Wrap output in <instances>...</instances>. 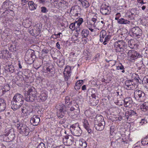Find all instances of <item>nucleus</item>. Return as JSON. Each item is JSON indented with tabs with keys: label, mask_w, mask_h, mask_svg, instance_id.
Returning <instances> with one entry per match:
<instances>
[{
	"label": "nucleus",
	"mask_w": 148,
	"mask_h": 148,
	"mask_svg": "<svg viewBox=\"0 0 148 148\" xmlns=\"http://www.w3.org/2000/svg\"><path fill=\"white\" fill-rule=\"evenodd\" d=\"M24 98L23 95L16 94L13 97L11 101V108L14 111L20 108L23 105Z\"/></svg>",
	"instance_id": "1"
},
{
	"label": "nucleus",
	"mask_w": 148,
	"mask_h": 148,
	"mask_svg": "<svg viewBox=\"0 0 148 148\" xmlns=\"http://www.w3.org/2000/svg\"><path fill=\"white\" fill-rule=\"evenodd\" d=\"M36 58L34 50L29 49L26 52L25 56V60L26 63L30 64L34 62Z\"/></svg>",
	"instance_id": "2"
},
{
	"label": "nucleus",
	"mask_w": 148,
	"mask_h": 148,
	"mask_svg": "<svg viewBox=\"0 0 148 148\" xmlns=\"http://www.w3.org/2000/svg\"><path fill=\"white\" fill-rule=\"evenodd\" d=\"M16 126L19 132L23 136H27L30 133V130L25 124L20 123H17Z\"/></svg>",
	"instance_id": "3"
},
{
	"label": "nucleus",
	"mask_w": 148,
	"mask_h": 148,
	"mask_svg": "<svg viewBox=\"0 0 148 148\" xmlns=\"http://www.w3.org/2000/svg\"><path fill=\"white\" fill-rule=\"evenodd\" d=\"M114 48L116 52H123L125 50L127 47L125 42L123 40H119L114 43Z\"/></svg>",
	"instance_id": "4"
},
{
	"label": "nucleus",
	"mask_w": 148,
	"mask_h": 148,
	"mask_svg": "<svg viewBox=\"0 0 148 148\" xmlns=\"http://www.w3.org/2000/svg\"><path fill=\"white\" fill-rule=\"evenodd\" d=\"M71 133L76 136H80L82 133V131L78 124L76 123L71 126L70 128Z\"/></svg>",
	"instance_id": "5"
},
{
	"label": "nucleus",
	"mask_w": 148,
	"mask_h": 148,
	"mask_svg": "<svg viewBox=\"0 0 148 148\" xmlns=\"http://www.w3.org/2000/svg\"><path fill=\"white\" fill-rule=\"evenodd\" d=\"M110 35H107V33L105 30H101L100 33V41L103 42L104 45L106 44V42L110 40Z\"/></svg>",
	"instance_id": "6"
},
{
	"label": "nucleus",
	"mask_w": 148,
	"mask_h": 148,
	"mask_svg": "<svg viewBox=\"0 0 148 148\" xmlns=\"http://www.w3.org/2000/svg\"><path fill=\"white\" fill-rule=\"evenodd\" d=\"M141 30L138 27L132 28L129 32L130 35L134 38H138L142 34Z\"/></svg>",
	"instance_id": "7"
},
{
	"label": "nucleus",
	"mask_w": 148,
	"mask_h": 148,
	"mask_svg": "<svg viewBox=\"0 0 148 148\" xmlns=\"http://www.w3.org/2000/svg\"><path fill=\"white\" fill-rule=\"evenodd\" d=\"M134 95L135 99L139 101H143L145 99V94L141 90H136L134 92Z\"/></svg>",
	"instance_id": "8"
},
{
	"label": "nucleus",
	"mask_w": 148,
	"mask_h": 148,
	"mask_svg": "<svg viewBox=\"0 0 148 148\" xmlns=\"http://www.w3.org/2000/svg\"><path fill=\"white\" fill-rule=\"evenodd\" d=\"M60 106L59 111L57 112V116L59 118H62L64 116L67 110L66 106L64 104H61Z\"/></svg>",
	"instance_id": "9"
},
{
	"label": "nucleus",
	"mask_w": 148,
	"mask_h": 148,
	"mask_svg": "<svg viewBox=\"0 0 148 148\" xmlns=\"http://www.w3.org/2000/svg\"><path fill=\"white\" fill-rule=\"evenodd\" d=\"M43 72L44 73H47L49 74V76H52L55 73V69L53 65H50L48 66L45 67L43 69Z\"/></svg>",
	"instance_id": "10"
},
{
	"label": "nucleus",
	"mask_w": 148,
	"mask_h": 148,
	"mask_svg": "<svg viewBox=\"0 0 148 148\" xmlns=\"http://www.w3.org/2000/svg\"><path fill=\"white\" fill-rule=\"evenodd\" d=\"M126 53H127L128 56H130L132 60H134L137 58H140L141 56V55L134 50H129Z\"/></svg>",
	"instance_id": "11"
},
{
	"label": "nucleus",
	"mask_w": 148,
	"mask_h": 148,
	"mask_svg": "<svg viewBox=\"0 0 148 148\" xmlns=\"http://www.w3.org/2000/svg\"><path fill=\"white\" fill-rule=\"evenodd\" d=\"M40 121L39 116L34 115L31 118L30 121L31 124L34 126H37Z\"/></svg>",
	"instance_id": "12"
},
{
	"label": "nucleus",
	"mask_w": 148,
	"mask_h": 148,
	"mask_svg": "<svg viewBox=\"0 0 148 148\" xmlns=\"http://www.w3.org/2000/svg\"><path fill=\"white\" fill-rule=\"evenodd\" d=\"M110 7L109 6H107L106 5L103 6L100 9V12L103 15H108L110 14L111 12Z\"/></svg>",
	"instance_id": "13"
},
{
	"label": "nucleus",
	"mask_w": 148,
	"mask_h": 148,
	"mask_svg": "<svg viewBox=\"0 0 148 148\" xmlns=\"http://www.w3.org/2000/svg\"><path fill=\"white\" fill-rule=\"evenodd\" d=\"M134 81L133 79H130L125 82V86H127L125 88L127 89L130 90L133 88V86L135 85Z\"/></svg>",
	"instance_id": "14"
},
{
	"label": "nucleus",
	"mask_w": 148,
	"mask_h": 148,
	"mask_svg": "<svg viewBox=\"0 0 148 148\" xmlns=\"http://www.w3.org/2000/svg\"><path fill=\"white\" fill-rule=\"evenodd\" d=\"M28 93H29V94L34 100L36 97L37 94V92L35 89L34 87H32L30 89H29Z\"/></svg>",
	"instance_id": "15"
},
{
	"label": "nucleus",
	"mask_w": 148,
	"mask_h": 148,
	"mask_svg": "<svg viewBox=\"0 0 148 148\" xmlns=\"http://www.w3.org/2000/svg\"><path fill=\"white\" fill-rule=\"evenodd\" d=\"M102 123L98 124V123L96 122L94 124V127L97 130L101 131L103 129L105 123V122H104L103 121Z\"/></svg>",
	"instance_id": "16"
},
{
	"label": "nucleus",
	"mask_w": 148,
	"mask_h": 148,
	"mask_svg": "<svg viewBox=\"0 0 148 148\" xmlns=\"http://www.w3.org/2000/svg\"><path fill=\"white\" fill-rule=\"evenodd\" d=\"M14 130L13 128H6L3 132V135L5 136H8L14 133Z\"/></svg>",
	"instance_id": "17"
},
{
	"label": "nucleus",
	"mask_w": 148,
	"mask_h": 148,
	"mask_svg": "<svg viewBox=\"0 0 148 148\" xmlns=\"http://www.w3.org/2000/svg\"><path fill=\"white\" fill-rule=\"evenodd\" d=\"M124 106L125 107H127L131 105L133 102V101L131 97H128L125 98L124 100Z\"/></svg>",
	"instance_id": "18"
},
{
	"label": "nucleus",
	"mask_w": 148,
	"mask_h": 148,
	"mask_svg": "<svg viewBox=\"0 0 148 148\" xmlns=\"http://www.w3.org/2000/svg\"><path fill=\"white\" fill-rule=\"evenodd\" d=\"M83 123L84 127L87 131L89 133H90L92 131L91 129L90 128L89 125L88 121L85 119H84Z\"/></svg>",
	"instance_id": "19"
},
{
	"label": "nucleus",
	"mask_w": 148,
	"mask_h": 148,
	"mask_svg": "<svg viewBox=\"0 0 148 148\" xmlns=\"http://www.w3.org/2000/svg\"><path fill=\"white\" fill-rule=\"evenodd\" d=\"M130 21L127 19L121 18L118 20V23L120 24L127 25L130 24Z\"/></svg>",
	"instance_id": "20"
},
{
	"label": "nucleus",
	"mask_w": 148,
	"mask_h": 148,
	"mask_svg": "<svg viewBox=\"0 0 148 148\" xmlns=\"http://www.w3.org/2000/svg\"><path fill=\"white\" fill-rule=\"evenodd\" d=\"M24 99L28 102H32L34 101V99L29 94V93L27 92L24 95Z\"/></svg>",
	"instance_id": "21"
},
{
	"label": "nucleus",
	"mask_w": 148,
	"mask_h": 148,
	"mask_svg": "<svg viewBox=\"0 0 148 148\" xmlns=\"http://www.w3.org/2000/svg\"><path fill=\"white\" fill-rule=\"evenodd\" d=\"M103 121L104 122H105L104 121V119L103 116H96L95 120L94 122V124H95V123H98V124L99 123H102V122Z\"/></svg>",
	"instance_id": "22"
},
{
	"label": "nucleus",
	"mask_w": 148,
	"mask_h": 148,
	"mask_svg": "<svg viewBox=\"0 0 148 148\" xmlns=\"http://www.w3.org/2000/svg\"><path fill=\"white\" fill-rule=\"evenodd\" d=\"M78 145L79 148H85L87 146V143L84 140H79Z\"/></svg>",
	"instance_id": "23"
},
{
	"label": "nucleus",
	"mask_w": 148,
	"mask_h": 148,
	"mask_svg": "<svg viewBox=\"0 0 148 148\" xmlns=\"http://www.w3.org/2000/svg\"><path fill=\"white\" fill-rule=\"evenodd\" d=\"M28 5L29 9L31 10H35L37 6V5L34 4V2L32 1H29L28 3Z\"/></svg>",
	"instance_id": "24"
},
{
	"label": "nucleus",
	"mask_w": 148,
	"mask_h": 148,
	"mask_svg": "<svg viewBox=\"0 0 148 148\" xmlns=\"http://www.w3.org/2000/svg\"><path fill=\"white\" fill-rule=\"evenodd\" d=\"M21 111L22 113L25 114L28 113L29 110H28L29 108L28 106L23 104V105L21 107Z\"/></svg>",
	"instance_id": "25"
},
{
	"label": "nucleus",
	"mask_w": 148,
	"mask_h": 148,
	"mask_svg": "<svg viewBox=\"0 0 148 148\" xmlns=\"http://www.w3.org/2000/svg\"><path fill=\"white\" fill-rule=\"evenodd\" d=\"M89 31L88 30L86 29H83L81 32V35L82 38H87L88 35L89 34Z\"/></svg>",
	"instance_id": "26"
},
{
	"label": "nucleus",
	"mask_w": 148,
	"mask_h": 148,
	"mask_svg": "<svg viewBox=\"0 0 148 148\" xmlns=\"http://www.w3.org/2000/svg\"><path fill=\"white\" fill-rule=\"evenodd\" d=\"M7 70L10 73H14L15 74L16 73V70L14 68V66L12 65H8V68Z\"/></svg>",
	"instance_id": "27"
},
{
	"label": "nucleus",
	"mask_w": 148,
	"mask_h": 148,
	"mask_svg": "<svg viewBox=\"0 0 148 148\" xmlns=\"http://www.w3.org/2000/svg\"><path fill=\"white\" fill-rule=\"evenodd\" d=\"M71 67L69 66H67L65 67V68L64 73V72H66L67 74L69 76H70L71 75Z\"/></svg>",
	"instance_id": "28"
},
{
	"label": "nucleus",
	"mask_w": 148,
	"mask_h": 148,
	"mask_svg": "<svg viewBox=\"0 0 148 148\" xmlns=\"http://www.w3.org/2000/svg\"><path fill=\"white\" fill-rule=\"evenodd\" d=\"M64 59L63 58L59 60L58 62L57 63L58 66L60 67H62L64 64Z\"/></svg>",
	"instance_id": "29"
},
{
	"label": "nucleus",
	"mask_w": 148,
	"mask_h": 148,
	"mask_svg": "<svg viewBox=\"0 0 148 148\" xmlns=\"http://www.w3.org/2000/svg\"><path fill=\"white\" fill-rule=\"evenodd\" d=\"M141 109H142V111L144 112H145L148 110V105H147L146 103H144L141 106Z\"/></svg>",
	"instance_id": "30"
},
{
	"label": "nucleus",
	"mask_w": 148,
	"mask_h": 148,
	"mask_svg": "<svg viewBox=\"0 0 148 148\" xmlns=\"http://www.w3.org/2000/svg\"><path fill=\"white\" fill-rule=\"evenodd\" d=\"M91 104L93 106H95L98 104L99 101L98 99H91L90 100Z\"/></svg>",
	"instance_id": "31"
},
{
	"label": "nucleus",
	"mask_w": 148,
	"mask_h": 148,
	"mask_svg": "<svg viewBox=\"0 0 148 148\" xmlns=\"http://www.w3.org/2000/svg\"><path fill=\"white\" fill-rule=\"evenodd\" d=\"M81 3L83 7L85 8H88L89 6V3L87 0H84L82 1Z\"/></svg>",
	"instance_id": "32"
},
{
	"label": "nucleus",
	"mask_w": 148,
	"mask_h": 148,
	"mask_svg": "<svg viewBox=\"0 0 148 148\" xmlns=\"http://www.w3.org/2000/svg\"><path fill=\"white\" fill-rule=\"evenodd\" d=\"M47 95L45 93H42L40 94V99L42 101H45L47 99Z\"/></svg>",
	"instance_id": "33"
},
{
	"label": "nucleus",
	"mask_w": 148,
	"mask_h": 148,
	"mask_svg": "<svg viewBox=\"0 0 148 148\" xmlns=\"http://www.w3.org/2000/svg\"><path fill=\"white\" fill-rule=\"evenodd\" d=\"M16 137L15 132L13 133L12 134H10V136L8 137L9 140V142L12 141L14 140Z\"/></svg>",
	"instance_id": "34"
},
{
	"label": "nucleus",
	"mask_w": 148,
	"mask_h": 148,
	"mask_svg": "<svg viewBox=\"0 0 148 148\" xmlns=\"http://www.w3.org/2000/svg\"><path fill=\"white\" fill-rule=\"evenodd\" d=\"M67 143L66 145L70 146L73 143V138L71 136L69 139L67 140Z\"/></svg>",
	"instance_id": "35"
},
{
	"label": "nucleus",
	"mask_w": 148,
	"mask_h": 148,
	"mask_svg": "<svg viewBox=\"0 0 148 148\" xmlns=\"http://www.w3.org/2000/svg\"><path fill=\"white\" fill-rule=\"evenodd\" d=\"M18 49V48H16L15 45H11L10 47H9V50L13 52L16 51Z\"/></svg>",
	"instance_id": "36"
},
{
	"label": "nucleus",
	"mask_w": 148,
	"mask_h": 148,
	"mask_svg": "<svg viewBox=\"0 0 148 148\" xmlns=\"http://www.w3.org/2000/svg\"><path fill=\"white\" fill-rule=\"evenodd\" d=\"M75 22L77 25V27L79 26L82 24L83 22V19L82 18H79L77 21H75Z\"/></svg>",
	"instance_id": "37"
},
{
	"label": "nucleus",
	"mask_w": 148,
	"mask_h": 148,
	"mask_svg": "<svg viewBox=\"0 0 148 148\" xmlns=\"http://www.w3.org/2000/svg\"><path fill=\"white\" fill-rule=\"evenodd\" d=\"M31 22L29 20H26L25 22V27L26 28H29L31 26Z\"/></svg>",
	"instance_id": "38"
},
{
	"label": "nucleus",
	"mask_w": 148,
	"mask_h": 148,
	"mask_svg": "<svg viewBox=\"0 0 148 148\" xmlns=\"http://www.w3.org/2000/svg\"><path fill=\"white\" fill-rule=\"evenodd\" d=\"M65 103L67 104L69 102V103L68 104V107L69 108L70 106H71V104L72 103V101L69 102L70 101V98L69 97H66L65 99Z\"/></svg>",
	"instance_id": "39"
},
{
	"label": "nucleus",
	"mask_w": 148,
	"mask_h": 148,
	"mask_svg": "<svg viewBox=\"0 0 148 148\" xmlns=\"http://www.w3.org/2000/svg\"><path fill=\"white\" fill-rule=\"evenodd\" d=\"M11 2L9 0H6L3 4L2 7L3 8H7V6L9 5L10 3H11Z\"/></svg>",
	"instance_id": "40"
},
{
	"label": "nucleus",
	"mask_w": 148,
	"mask_h": 148,
	"mask_svg": "<svg viewBox=\"0 0 148 148\" xmlns=\"http://www.w3.org/2000/svg\"><path fill=\"white\" fill-rule=\"evenodd\" d=\"M125 116L127 120L131 119V117L132 116L131 114H130L129 110L126 111L125 114Z\"/></svg>",
	"instance_id": "41"
},
{
	"label": "nucleus",
	"mask_w": 148,
	"mask_h": 148,
	"mask_svg": "<svg viewBox=\"0 0 148 148\" xmlns=\"http://www.w3.org/2000/svg\"><path fill=\"white\" fill-rule=\"evenodd\" d=\"M76 27H77V25L75 22L71 23L69 26L70 28L72 30H74Z\"/></svg>",
	"instance_id": "42"
},
{
	"label": "nucleus",
	"mask_w": 148,
	"mask_h": 148,
	"mask_svg": "<svg viewBox=\"0 0 148 148\" xmlns=\"http://www.w3.org/2000/svg\"><path fill=\"white\" fill-rule=\"evenodd\" d=\"M2 53L4 57V58H6L8 56V54L9 52L8 50L6 49H4L2 51Z\"/></svg>",
	"instance_id": "43"
},
{
	"label": "nucleus",
	"mask_w": 148,
	"mask_h": 148,
	"mask_svg": "<svg viewBox=\"0 0 148 148\" xmlns=\"http://www.w3.org/2000/svg\"><path fill=\"white\" fill-rule=\"evenodd\" d=\"M10 88V87L9 85L7 84L4 85L3 89L6 92V91H9Z\"/></svg>",
	"instance_id": "44"
},
{
	"label": "nucleus",
	"mask_w": 148,
	"mask_h": 148,
	"mask_svg": "<svg viewBox=\"0 0 148 148\" xmlns=\"http://www.w3.org/2000/svg\"><path fill=\"white\" fill-rule=\"evenodd\" d=\"M120 64H121V66H116V69L118 70H119V69L123 70L121 72H122V73H124L125 72V71L124 70L125 69L124 68V67L121 64V63Z\"/></svg>",
	"instance_id": "45"
},
{
	"label": "nucleus",
	"mask_w": 148,
	"mask_h": 148,
	"mask_svg": "<svg viewBox=\"0 0 148 148\" xmlns=\"http://www.w3.org/2000/svg\"><path fill=\"white\" fill-rule=\"evenodd\" d=\"M142 84L145 83L148 84V76H147L143 78L142 81Z\"/></svg>",
	"instance_id": "46"
},
{
	"label": "nucleus",
	"mask_w": 148,
	"mask_h": 148,
	"mask_svg": "<svg viewBox=\"0 0 148 148\" xmlns=\"http://www.w3.org/2000/svg\"><path fill=\"white\" fill-rule=\"evenodd\" d=\"M134 40H130L128 41V45H129V47L131 48H133L134 47L133 45H135L134 44H132Z\"/></svg>",
	"instance_id": "47"
},
{
	"label": "nucleus",
	"mask_w": 148,
	"mask_h": 148,
	"mask_svg": "<svg viewBox=\"0 0 148 148\" xmlns=\"http://www.w3.org/2000/svg\"><path fill=\"white\" fill-rule=\"evenodd\" d=\"M36 148H46V147L45 144L41 142L38 145Z\"/></svg>",
	"instance_id": "48"
},
{
	"label": "nucleus",
	"mask_w": 148,
	"mask_h": 148,
	"mask_svg": "<svg viewBox=\"0 0 148 148\" xmlns=\"http://www.w3.org/2000/svg\"><path fill=\"white\" fill-rule=\"evenodd\" d=\"M41 12L43 13H46L48 11V10L45 7H41Z\"/></svg>",
	"instance_id": "49"
},
{
	"label": "nucleus",
	"mask_w": 148,
	"mask_h": 148,
	"mask_svg": "<svg viewBox=\"0 0 148 148\" xmlns=\"http://www.w3.org/2000/svg\"><path fill=\"white\" fill-rule=\"evenodd\" d=\"M143 55L146 57H148V48L146 49L144 52L143 53Z\"/></svg>",
	"instance_id": "50"
},
{
	"label": "nucleus",
	"mask_w": 148,
	"mask_h": 148,
	"mask_svg": "<svg viewBox=\"0 0 148 148\" xmlns=\"http://www.w3.org/2000/svg\"><path fill=\"white\" fill-rule=\"evenodd\" d=\"M81 86V85H78V84L76 83L74 86V88L76 90H77L80 89Z\"/></svg>",
	"instance_id": "51"
},
{
	"label": "nucleus",
	"mask_w": 148,
	"mask_h": 148,
	"mask_svg": "<svg viewBox=\"0 0 148 148\" xmlns=\"http://www.w3.org/2000/svg\"><path fill=\"white\" fill-rule=\"evenodd\" d=\"M40 28L41 29V27L39 24H38L36 25L34 27V29L36 30H37L38 29H39Z\"/></svg>",
	"instance_id": "52"
},
{
	"label": "nucleus",
	"mask_w": 148,
	"mask_h": 148,
	"mask_svg": "<svg viewBox=\"0 0 148 148\" xmlns=\"http://www.w3.org/2000/svg\"><path fill=\"white\" fill-rule=\"evenodd\" d=\"M147 123V122L145 120V119L143 118L141 119V121L140 122V124L142 125L143 124H145Z\"/></svg>",
	"instance_id": "53"
},
{
	"label": "nucleus",
	"mask_w": 148,
	"mask_h": 148,
	"mask_svg": "<svg viewBox=\"0 0 148 148\" xmlns=\"http://www.w3.org/2000/svg\"><path fill=\"white\" fill-rule=\"evenodd\" d=\"M114 126H112L110 128V131L111 133H113L114 132Z\"/></svg>",
	"instance_id": "54"
},
{
	"label": "nucleus",
	"mask_w": 148,
	"mask_h": 148,
	"mask_svg": "<svg viewBox=\"0 0 148 148\" xmlns=\"http://www.w3.org/2000/svg\"><path fill=\"white\" fill-rule=\"evenodd\" d=\"M140 8L142 10L146 11V10H147V9H146V6L144 5H142V6H140Z\"/></svg>",
	"instance_id": "55"
},
{
	"label": "nucleus",
	"mask_w": 148,
	"mask_h": 148,
	"mask_svg": "<svg viewBox=\"0 0 148 148\" xmlns=\"http://www.w3.org/2000/svg\"><path fill=\"white\" fill-rule=\"evenodd\" d=\"M5 100L3 99H0V103L3 106H4L5 105Z\"/></svg>",
	"instance_id": "56"
},
{
	"label": "nucleus",
	"mask_w": 148,
	"mask_h": 148,
	"mask_svg": "<svg viewBox=\"0 0 148 148\" xmlns=\"http://www.w3.org/2000/svg\"><path fill=\"white\" fill-rule=\"evenodd\" d=\"M136 8H132L130 12L132 14H135V12H136Z\"/></svg>",
	"instance_id": "57"
},
{
	"label": "nucleus",
	"mask_w": 148,
	"mask_h": 148,
	"mask_svg": "<svg viewBox=\"0 0 148 148\" xmlns=\"http://www.w3.org/2000/svg\"><path fill=\"white\" fill-rule=\"evenodd\" d=\"M5 92L4 90L2 89H0V96H1L4 95Z\"/></svg>",
	"instance_id": "58"
},
{
	"label": "nucleus",
	"mask_w": 148,
	"mask_h": 148,
	"mask_svg": "<svg viewBox=\"0 0 148 148\" xmlns=\"http://www.w3.org/2000/svg\"><path fill=\"white\" fill-rule=\"evenodd\" d=\"M62 34V33L60 32L58 33L57 34H54L53 35V36H55V37L54 38H58L60 36V34Z\"/></svg>",
	"instance_id": "59"
},
{
	"label": "nucleus",
	"mask_w": 148,
	"mask_h": 148,
	"mask_svg": "<svg viewBox=\"0 0 148 148\" xmlns=\"http://www.w3.org/2000/svg\"><path fill=\"white\" fill-rule=\"evenodd\" d=\"M83 80H79L77 81L76 83L78 84V85H80L81 86L82 84H83Z\"/></svg>",
	"instance_id": "60"
},
{
	"label": "nucleus",
	"mask_w": 148,
	"mask_h": 148,
	"mask_svg": "<svg viewBox=\"0 0 148 148\" xmlns=\"http://www.w3.org/2000/svg\"><path fill=\"white\" fill-rule=\"evenodd\" d=\"M48 1L49 0H39V2L40 3H45Z\"/></svg>",
	"instance_id": "61"
},
{
	"label": "nucleus",
	"mask_w": 148,
	"mask_h": 148,
	"mask_svg": "<svg viewBox=\"0 0 148 148\" xmlns=\"http://www.w3.org/2000/svg\"><path fill=\"white\" fill-rule=\"evenodd\" d=\"M64 80L65 81H67L69 79V77H70V76H69L68 75L67 76L66 75H65V73H64Z\"/></svg>",
	"instance_id": "62"
},
{
	"label": "nucleus",
	"mask_w": 148,
	"mask_h": 148,
	"mask_svg": "<svg viewBox=\"0 0 148 148\" xmlns=\"http://www.w3.org/2000/svg\"><path fill=\"white\" fill-rule=\"evenodd\" d=\"M129 111L130 112V114H131V116L136 114V112L133 110H129Z\"/></svg>",
	"instance_id": "63"
},
{
	"label": "nucleus",
	"mask_w": 148,
	"mask_h": 148,
	"mask_svg": "<svg viewBox=\"0 0 148 148\" xmlns=\"http://www.w3.org/2000/svg\"><path fill=\"white\" fill-rule=\"evenodd\" d=\"M56 47L57 49H59V50H60L61 48L60 47V45L59 44V42H57L56 43Z\"/></svg>",
	"instance_id": "64"
}]
</instances>
